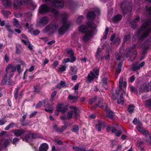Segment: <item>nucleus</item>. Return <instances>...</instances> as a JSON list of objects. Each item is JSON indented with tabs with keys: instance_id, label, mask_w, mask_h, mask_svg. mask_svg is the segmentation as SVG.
<instances>
[{
	"instance_id": "a18cd8bd",
	"label": "nucleus",
	"mask_w": 151,
	"mask_h": 151,
	"mask_svg": "<svg viewBox=\"0 0 151 151\" xmlns=\"http://www.w3.org/2000/svg\"><path fill=\"white\" fill-rule=\"evenodd\" d=\"M100 107L102 109H104V110L106 111V110H108L107 109V104L106 103H103L101 105H100Z\"/></svg>"
},
{
	"instance_id": "423d86ee",
	"label": "nucleus",
	"mask_w": 151,
	"mask_h": 151,
	"mask_svg": "<svg viewBox=\"0 0 151 151\" xmlns=\"http://www.w3.org/2000/svg\"><path fill=\"white\" fill-rule=\"evenodd\" d=\"M16 70V67L12 64H9L6 67L5 71L6 73L4 74L5 77L9 76L12 77L14 75V72Z\"/></svg>"
},
{
	"instance_id": "79ce46f5",
	"label": "nucleus",
	"mask_w": 151,
	"mask_h": 151,
	"mask_svg": "<svg viewBox=\"0 0 151 151\" xmlns=\"http://www.w3.org/2000/svg\"><path fill=\"white\" fill-rule=\"evenodd\" d=\"M30 32H33V34L35 35H38L40 33V31L38 29H36L35 30H33V29L30 28V29L29 30Z\"/></svg>"
},
{
	"instance_id": "4d7b16f0",
	"label": "nucleus",
	"mask_w": 151,
	"mask_h": 151,
	"mask_svg": "<svg viewBox=\"0 0 151 151\" xmlns=\"http://www.w3.org/2000/svg\"><path fill=\"white\" fill-rule=\"evenodd\" d=\"M16 69H17V71L18 72V73H19L21 72V70H20L21 69V66L19 65H17L16 66Z\"/></svg>"
},
{
	"instance_id": "c756f323",
	"label": "nucleus",
	"mask_w": 151,
	"mask_h": 151,
	"mask_svg": "<svg viewBox=\"0 0 151 151\" xmlns=\"http://www.w3.org/2000/svg\"><path fill=\"white\" fill-rule=\"evenodd\" d=\"M137 51L136 50L132 53L130 57V59L131 61H132L134 59L137 55Z\"/></svg>"
},
{
	"instance_id": "473e14b6",
	"label": "nucleus",
	"mask_w": 151,
	"mask_h": 151,
	"mask_svg": "<svg viewBox=\"0 0 151 151\" xmlns=\"http://www.w3.org/2000/svg\"><path fill=\"white\" fill-rule=\"evenodd\" d=\"M83 17L82 16H80L78 17L77 19V23L78 24H81L82 20L83 19Z\"/></svg>"
},
{
	"instance_id": "a878e982",
	"label": "nucleus",
	"mask_w": 151,
	"mask_h": 151,
	"mask_svg": "<svg viewBox=\"0 0 151 151\" xmlns=\"http://www.w3.org/2000/svg\"><path fill=\"white\" fill-rule=\"evenodd\" d=\"M101 52L100 50V48H99L97 49V50L96 55V58L98 59L99 60L101 59L102 58L101 54Z\"/></svg>"
},
{
	"instance_id": "3c124183",
	"label": "nucleus",
	"mask_w": 151,
	"mask_h": 151,
	"mask_svg": "<svg viewBox=\"0 0 151 151\" xmlns=\"http://www.w3.org/2000/svg\"><path fill=\"white\" fill-rule=\"evenodd\" d=\"M146 9L147 12L150 14L151 15V6L149 7L148 6H146Z\"/></svg>"
},
{
	"instance_id": "37998d69",
	"label": "nucleus",
	"mask_w": 151,
	"mask_h": 151,
	"mask_svg": "<svg viewBox=\"0 0 151 151\" xmlns=\"http://www.w3.org/2000/svg\"><path fill=\"white\" fill-rule=\"evenodd\" d=\"M122 65V62L120 63L119 64H118V66L116 68V72L118 73H120L121 71V67Z\"/></svg>"
},
{
	"instance_id": "ea45409f",
	"label": "nucleus",
	"mask_w": 151,
	"mask_h": 151,
	"mask_svg": "<svg viewBox=\"0 0 151 151\" xmlns=\"http://www.w3.org/2000/svg\"><path fill=\"white\" fill-rule=\"evenodd\" d=\"M1 12L5 17H6L7 16L10 15L11 14L10 12L8 11L2 10Z\"/></svg>"
},
{
	"instance_id": "2eb2a0df",
	"label": "nucleus",
	"mask_w": 151,
	"mask_h": 151,
	"mask_svg": "<svg viewBox=\"0 0 151 151\" xmlns=\"http://www.w3.org/2000/svg\"><path fill=\"white\" fill-rule=\"evenodd\" d=\"M1 0L4 6L6 8L10 7L12 5V2L10 0Z\"/></svg>"
},
{
	"instance_id": "680f3d73",
	"label": "nucleus",
	"mask_w": 151,
	"mask_h": 151,
	"mask_svg": "<svg viewBox=\"0 0 151 151\" xmlns=\"http://www.w3.org/2000/svg\"><path fill=\"white\" fill-rule=\"evenodd\" d=\"M130 90L131 92L133 93L137 92V90L135 89L134 87L132 86L130 87Z\"/></svg>"
},
{
	"instance_id": "69168bd1",
	"label": "nucleus",
	"mask_w": 151,
	"mask_h": 151,
	"mask_svg": "<svg viewBox=\"0 0 151 151\" xmlns=\"http://www.w3.org/2000/svg\"><path fill=\"white\" fill-rule=\"evenodd\" d=\"M42 105V103L40 101L38 104H37L36 106V108H38L41 107Z\"/></svg>"
},
{
	"instance_id": "6e6d98bb",
	"label": "nucleus",
	"mask_w": 151,
	"mask_h": 151,
	"mask_svg": "<svg viewBox=\"0 0 151 151\" xmlns=\"http://www.w3.org/2000/svg\"><path fill=\"white\" fill-rule=\"evenodd\" d=\"M66 68V67L65 66L62 65L60 67L59 69L61 72H63L65 70Z\"/></svg>"
},
{
	"instance_id": "4c0bfd02",
	"label": "nucleus",
	"mask_w": 151,
	"mask_h": 151,
	"mask_svg": "<svg viewBox=\"0 0 151 151\" xmlns=\"http://www.w3.org/2000/svg\"><path fill=\"white\" fill-rule=\"evenodd\" d=\"M14 123L12 122L9 124L7 126H6L5 127L4 129L6 130H8L12 128L14 125Z\"/></svg>"
},
{
	"instance_id": "412c9836",
	"label": "nucleus",
	"mask_w": 151,
	"mask_h": 151,
	"mask_svg": "<svg viewBox=\"0 0 151 151\" xmlns=\"http://www.w3.org/2000/svg\"><path fill=\"white\" fill-rule=\"evenodd\" d=\"M52 105L49 104H47L45 105V107L46 108L45 109V110L47 112H48L49 113H52V111L53 107Z\"/></svg>"
},
{
	"instance_id": "4be33fe9",
	"label": "nucleus",
	"mask_w": 151,
	"mask_h": 151,
	"mask_svg": "<svg viewBox=\"0 0 151 151\" xmlns=\"http://www.w3.org/2000/svg\"><path fill=\"white\" fill-rule=\"evenodd\" d=\"M106 111L107 117L111 119H113L115 115L114 112L109 109L106 110Z\"/></svg>"
},
{
	"instance_id": "39448f33",
	"label": "nucleus",
	"mask_w": 151,
	"mask_h": 151,
	"mask_svg": "<svg viewBox=\"0 0 151 151\" xmlns=\"http://www.w3.org/2000/svg\"><path fill=\"white\" fill-rule=\"evenodd\" d=\"M121 8L123 13L130 14L132 11V7L127 1H123L121 4Z\"/></svg>"
},
{
	"instance_id": "e2e57ef3",
	"label": "nucleus",
	"mask_w": 151,
	"mask_h": 151,
	"mask_svg": "<svg viewBox=\"0 0 151 151\" xmlns=\"http://www.w3.org/2000/svg\"><path fill=\"white\" fill-rule=\"evenodd\" d=\"M142 133L144 134V135H149V132L148 131L146 130L145 129H144L143 131L142 132Z\"/></svg>"
},
{
	"instance_id": "f704fd0d",
	"label": "nucleus",
	"mask_w": 151,
	"mask_h": 151,
	"mask_svg": "<svg viewBox=\"0 0 151 151\" xmlns=\"http://www.w3.org/2000/svg\"><path fill=\"white\" fill-rule=\"evenodd\" d=\"M73 114V111H70L67 112V119H70L72 118V116Z\"/></svg>"
},
{
	"instance_id": "9d476101",
	"label": "nucleus",
	"mask_w": 151,
	"mask_h": 151,
	"mask_svg": "<svg viewBox=\"0 0 151 151\" xmlns=\"http://www.w3.org/2000/svg\"><path fill=\"white\" fill-rule=\"evenodd\" d=\"M37 135L36 134L33 133L29 134L25 136L24 139L27 142H29L32 141L33 139L36 137Z\"/></svg>"
},
{
	"instance_id": "5fc2aeb1",
	"label": "nucleus",
	"mask_w": 151,
	"mask_h": 151,
	"mask_svg": "<svg viewBox=\"0 0 151 151\" xmlns=\"http://www.w3.org/2000/svg\"><path fill=\"white\" fill-rule=\"evenodd\" d=\"M131 35H128L127 36H125L124 39V42L127 41L131 37Z\"/></svg>"
},
{
	"instance_id": "0e129e2a",
	"label": "nucleus",
	"mask_w": 151,
	"mask_h": 151,
	"mask_svg": "<svg viewBox=\"0 0 151 151\" xmlns=\"http://www.w3.org/2000/svg\"><path fill=\"white\" fill-rule=\"evenodd\" d=\"M6 122V121L4 119H2L0 120V125H4Z\"/></svg>"
},
{
	"instance_id": "dca6fc26",
	"label": "nucleus",
	"mask_w": 151,
	"mask_h": 151,
	"mask_svg": "<svg viewBox=\"0 0 151 151\" xmlns=\"http://www.w3.org/2000/svg\"><path fill=\"white\" fill-rule=\"evenodd\" d=\"M25 131L23 129H16L14 131V134L17 136H19L23 134Z\"/></svg>"
},
{
	"instance_id": "f257e3e1",
	"label": "nucleus",
	"mask_w": 151,
	"mask_h": 151,
	"mask_svg": "<svg viewBox=\"0 0 151 151\" xmlns=\"http://www.w3.org/2000/svg\"><path fill=\"white\" fill-rule=\"evenodd\" d=\"M151 32V19L146 20L142 24L141 28L136 33V35L141 41H143Z\"/></svg>"
},
{
	"instance_id": "9b49d317",
	"label": "nucleus",
	"mask_w": 151,
	"mask_h": 151,
	"mask_svg": "<svg viewBox=\"0 0 151 151\" xmlns=\"http://www.w3.org/2000/svg\"><path fill=\"white\" fill-rule=\"evenodd\" d=\"M11 77L4 76V79L2 80L1 83L3 85H10L12 84V80L10 79Z\"/></svg>"
},
{
	"instance_id": "052dcab7",
	"label": "nucleus",
	"mask_w": 151,
	"mask_h": 151,
	"mask_svg": "<svg viewBox=\"0 0 151 151\" xmlns=\"http://www.w3.org/2000/svg\"><path fill=\"white\" fill-rule=\"evenodd\" d=\"M22 41L26 45H28L30 43L29 41L27 39L26 40H22Z\"/></svg>"
},
{
	"instance_id": "cd10ccee",
	"label": "nucleus",
	"mask_w": 151,
	"mask_h": 151,
	"mask_svg": "<svg viewBox=\"0 0 151 151\" xmlns=\"http://www.w3.org/2000/svg\"><path fill=\"white\" fill-rule=\"evenodd\" d=\"M124 100L123 94V93H122L120 94L119 98L117 99V103L118 104H121L122 105L123 104Z\"/></svg>"
},
{
	"instance_id": "a19ab883",
	"label": "nucleus",
	"mask_w": 151,
	"mask_h": 151,
	"mask_svg": "<svg viewBox=\"0 0 151 151\" xmlns=\"http://www.w3.org/2000/svg\"><path fill=\"white\" fill-rule=\"evenodd\" d=\"M103 101L104 100L103 99L101 98H99L98 101V104H96V106L100 107V106L103 103Z\"/></svg>"
},
{
	"instance_id": "8fccbe9b",
	"label": "nucleus",
	"mask_w": 151,
	"mask_h": 151,
	"mask_svg": "<svg viewBox=\"0 0 151 151\" xmlns=\"http://www.w3.org/2000/svg\"><path fill=\"white\" fill-rule=\"evenodd\" d=\"M123 78L122 77H121L119 79V87L120 89H121L122 85L123 84Z\"/></svg>"
},
{
	"instance_id": "bb28decb",
	"label": "nucleus",
	"mask_w": 151,
	"mask_h": 151,
	"mask_svg": "<svg viewBox=\"0 0 151 151\" xmlns=\"http://www.w3.org/2000/svg\"><path fill=\"white\" fill-rule=\"evenodd\" d=\"M116 60H124V55L121 54L120 52L119 53H117L116 54Z\"/></svg>"
},
{
	"instance_id": "bf43d9fd",
	"label": "nucleus",
	"mask_w": 151,
	"mask_h": 151,
	"mask_svg": "<svg viewBox=\"0 0 151 151\" xmlns=\"http://www.w3.org/2000/svg\"><path fill=\"white\" fill-rule=\"evenodd\" d=\"M5 60L6 63L8 62L9 60V57L8 55L7 54H6L5 55Z\"/></svg>"
},
{
	"instance_id": "de8ad7c7",
	"label": "nucleus",
	"mask_w": 151,
	"mask_h": 151,
	"mask_svg": "<svg viewBox=\"0 0 151 151\" xmlns=\"http://www.w3.org/2000/svg\"><path fill=\"white\" fill-rule=\"evenodd\" d=\"M146 105L148 107L151 108V99H149L145 101Z\"/></svg>"
},
{
	"instance_id": "0eeeda50",
	"label": "nucleus",
	"mask_w": 151,
	"mask_h": 151,
	"mask_svg": "<svg viewBox=\"0 0 151 151\" xmlns=\"http://www.w3.org/2000/svg\"><path fill=\"white\" fill-rule=\"evenodd\" d=\"M51 5L54 7L62 8L64 6V4L62 0H54L52 3Z\"/></svg>"
},
{
	"instance_id": "49530a36",
	"label": "nucleus",
	"mask_w": 151,
	"mask_h": 151,
	"mask_svg": "<svg viewBox=\"0 0 151 151\" xmlns=\"http://www.w3.org/2000/svg\"><path fill=\"white\" fill-rule=\"evenodd\" d=\"M67 128V126L66 125H64L61 128H59V129L58 130V132H62L64 130L66 129Z\"/></svg>"
},
{
	"instance_id": "f03ea898",
	"label": "nucleus",
	"mask_w": 151,
	"mask_h": 151,
	"mask_svg": "<svg viewBox=\"0 0 151 151\" xmlns=\"http://www.w3.org/2000/svg\"><path fill=\"white\" fill-rule=\"evenodd\" d=\"M68 15L66 12H64L62 14L63 25L58 29V32L60 34H64L70 25V23L67 21Z\"/></svg>"
},
{
	"instance_id": "58836bf2",
	"label": "nucleus",
	"mask_w": 151,
	"mask_h": 151,
	"mask_svg": "<svg viewBox=\"0 0 151 151\" xmlns=\"http://www.w3.org/2000/svg\"><path fill=\"white\" fill-rule=\"evenodd\" d=\"M134 106L133 105H129L128 108V111L129 112L132 113L133 112L134 110Z\"/></svg>"
},
{
	"instance_id": "13d9d810",
	"label": "nucleus",
	"mask_w": 151,
	"mask_h": 151,
	"mask_svg": "<svg viewBox=\"0 0 151 151\" xmlns=\"http://www.w3.org/2000/svg\"><path fill=\"white\" fill-rule=\"evenodd\" d=\"M140 19V17L137 16L135 18H134L133 20V22L134 23H136L139 21V19Z\"/></svg>"
},
{
	"instance_id": "6e6552de",
	"label": "nucleus",
	"mask_w": 151,
	"mask_h": 151,
	"mask_svg": "<svg viewBox=\"0 0 151 151\" xmlns=\"http://www.w3.org/2000/svg\"><path fill=\"white\" fill-rule=\"evenodd\" d=\"M93 32L92 30L90 29L87 32L85 33V35L82 37L83 41L86 42L89 40L92 37Z\"/></svg>"
},
{
	"instance_id": "f3484780",
	"label": "nucleus",
	"mask_w": 151,
	"mask_h": 151,
	"mask_svg": "<svg viewBox=\"0 0 151 151\" xmlns=\"http://www.w3.org/2000/svg\"><path fill=\"white\" fill-rule=\"evenodd\" d=\"M95 17V14L93 11H90L87 14V17L88 19H94Z\"/></svg>"
},
{
	"instance_id": "1a4fd4ad",
	"label": "nucleus",
	"mask_w": 151,
	"mask_h": 151,
	"mask_svg": "<svg viewBox=\"0 0 151 151\" xmlns=\"http://www.w3.org/2000/svg\"><path fill=\"white\" fill-rule=\"evenodd\" d=\"M145 64V62L143 61L140 64L135 62L132 66V70L134 71L139 70L141 68L143 67Z\"/></svg>"
},
{
	"instance_id": "603ef678",
	"label": "nucleus",
	"mask_w": 151,
	"mask_h": 151,
	"mask_svg": "<svg viewBox=\"0 0 151 151\" xmlns=\"http://www.w3.org/2000/svg\"><path fill=\"white\" fill-rule=\"evenodd\" d=\"M78 98V96H73L70 95L68 96V98L69 99L74 100V101H76Z\"/></svg>"
},
{
	"instance_id": "864d4df0",
	"label": "nucleus",
	"mask_w": 151,
	"mask_h": 151,
	"mask_svg": "<svg viewBox=\"0 0 151 151\" xmlns=\"http://www.w3.org/2000/svg\"><path fill=\"white\" fill-rule=\"evenodd\" d=\"M73 50L71 49L68 50H67V53L70 56L73 55Z\"/></svg>"
},
{
	"instance_id": "20e7f679",
	"label": "nucleus",
	"mask_w": 151,
	"mask_h": 151,
	"mask_svg": "<svg viewBox=\"0 0 151 151\" xmlns=\"http://www.w3.org/2000/svg\"><path fill=\"white\" fill-rule=\"evenodd\" d=\"M58 27L59 26L57 23L52 22L44 29L42 31L45 33L50 32L51 33L53 34L56 31Z\"/></svg>"
},
{
	"instance_id": "4468645a",
	"label": "nucleus",
	"mask_w": 151,
	"mask_h": 151,
	"mask_svg": "<svg viewBox=\"0 0 151 151\" xmlns=\"http://www.w3.org/2000/svg\"><path fill=\"white\" fill-rule=\"evenodd\" d=\"M49 18L47 17H42L39 21V23L41 24L45 25L48 23L49 22Z\"/></svg>"
},
{
	"instance_id": "aec40b11",
	"label": "nucleus",
	"mask_w": 151,
	"mask_h": 151,
	"mask_svg": "<svg viewBox=\"0 0 151 151\" xmlns=\"http://www.w3.org/2000/svg\"><path fill=\"white\" fill-rule=\"evenodd\" d=\"M148 49V47H146L143 50L141 55V56L140 58V60H143V59L145 57L147 53V50Z\"/></svg>"
},
{
	"instance_id": "5701e85b",
	"label": "nucleus",
	"mask_w": 151,
	"mask_h": 151,
	"mask_svg": "<svg viewBox=\"0 0 151 151\" xmlns=\"http://www.w3.org/2000/svg\"><path fill=\"white\" fill-rule=\"evenodd\" d=\"M122 16L121 14H118L115 16L112 19V21L115 22H117L122 18Z\"/></svg>"
},
{
	"instance_id": "c03bdc74",
	"label": "nucleus",
	"mask_w": 151,
	"mask_h": 151,
	"mask_svg": "<svg viewBox=\"0 0 151 151\" xmlns=\"http://www.w3.org/2000/svg\"><path fill=\"white\" fill-rule=\"evenodd\" d=\"M59 86H58V88L59 89H60L65 86V83L64 81H61Z\"/></svg>"
},
{
	"instance_id": "f8f14e48",
	"label": "nucleus",
	"mask_w": 151,
	"mask_h": 151,
	"mask_svg": "<svg viewBox=\"0 0 151 151\" xmlns=\"http://www.w3.org/2000/svg\"><path fill=\"white\" fill-rule=\"evenodd\" d=\"M62 105V104H61L58 105L57 109L62 113H64L67 111V107L66 106H63Z\"/></svg>"
},
{
	"instance_id": "2f4dec72",
	"label": "nucleus",
	"mask_w": 151,
	"mask_h": 151,
	"mask_svg": "<svg viewBox=\"0 0 151 151\" xmlns=\"http://www.w3.org/2000/svg\"><path fill=\"white\" fill-rule=\"evenodd\" d=\"M101 121L99 120L98 121V124H96V129L99 131H100L101 129Z\"/></svg>"
},
{
	"instance_id": "c85d7f7f",
	"label": "nucleus",
	"mask_w": 151,
	"mask_h": 151,
	"mask_svg": "<svg viewBox=\"0 0 151 151\" xmlns=\"http://www.w3.org/2000/svg\"><path fill=\"white\" fill-rule=\"evenodd\" d=\"M73 148L76 151H85L86 148L83 146H82L81 147L73 146Z\"/></svg>"
},
{
	"instance_id": "c9c22d12",
	"label": "nucleus",
	"mask_w": 151,
	"mask_h": 151,
	"mask_svg": "<svg viewBox=\"0 0 151 151\" xmlns=\"http://www.w3.org/2000/svg\"><path fill=\"white\" fill-rule=\"evenodd\" d=\"M26 114L22 116V119L20 120V122L22 123L23 126H26L28 124V123H24L25 120L26 118Z\"/></svg>"
},
{
	"instance_id": "774afa93",
	"label": "nucleus",
	"mask_w": 151,
	"mask_h": 151,
	"mask_svg": "<svg viewBox=\"0 0 151 151\" xmlns=\"http://www.w3.org/2000/svg\"><path fill=\"white\" fill-rule=\"evenodd\" d=\"M122 132L118 130H117L115 133V135L118 137L120 136Z\"/></svg>"
},
{
	"instance_id": "338daca9",
	"label": "nucleus",
	"mask_w": 151,
	"mask_h": 151,
	"mask_svg": "<svg viewBox=\"0 0 151 151\" xmlns=\"http://www.w3.org/2000/svg\"><path fill=\"white\" fill-rule=\"evenodd\" d=\"M102 81L104 85H106L107 84V78H105L103 79Z\"/></svg>"
},
{
	"instance_id": "e433bc0d",
	"label": "nucleus",
	"mask_w": 151,
	"mask_h": 151,
	"mask_svg": "<svg viewBox=\"0 0 151 151\" xmlns=\"http://www.w3.org/2000/svg\"><path fill=\"white\" fill-rule=\"evenodd\" d=\"M73 113L74 114V118L75 119H78L79 116V113L78 110H76L75 111H73Z\"/></svg>"
},
{
	"instance_id": "ddd939ff",
	"label": "nucleus",
	"mask_w": 151,
	"mask_h": 151,
	"mask_svg": "<svg viewBox=\"0 0 151 151\" xmlns=\"http://www.w3.org/2000/svg\"><path fill=\"white\" fill-rule=\"evenodd\" d=\"M79 31L81 32L85 33L87 32L90 29H88V27L86 25H82L79 27Z\"/></svg>"
},
{
	"instance_id": "7ed1b4c3",
	"label": "nucleus",
	"mask_w": 151,
	"mask_h": 151,
	"mask_svg": "<svg viewBox=\"0 0 151 151\" xmlns=\"http://www.w3.org/2000/svg\"><path fill=\"white\" fill-rule=\"evenodd\" d=\"M49 11L53 14L55 17L58 16L59 14V12L57 10L54 9H50L46 4L42 5L40 7L39 12L41 14H45Z\"/></svg>"
},
{
	"instance_id": "a211bd4d",
	"label": "nucleus",
	"mask_w": 151,
	"mask_h": 151,
	"mask_svg": "<svg viewBox=\"0 0 151 151\" xmlns=\"http://www.w3.org/2000/svg\"><path fill=\"white\" fill-rule=\"evenodd\" d=\"M48 149V145L47 144L44 143L42 144L39 148V151H47Z\"/></svg>"
},
{
	"instance_id": "09e8293b",
	"label": "nucleus",
	"mask_w": 151,
	"mask_h": 151,
	"mask_svg": "<svg viewBox=\"0 0 151 151\" xmlns=\"http://www.w3.org/2000/svg\"><path fill=\"white\" fill-rule=\"evenodd\" d=\"M97 99V97L95 96L94 98L91 99L89 100V103L91 104L92 103H94L95 102Z\"/></svg>"
},
{
	"instance_id": "6ab92c4d",
	"label": "nucleus",
	"mask_w": 151,
	"mask_h": 151,
	"mask_svg": "<svg viewBox=\"0 0 151 151\" xmlns=\"http://www.w3.org/2000/svg\"><path fill=\"white\" fill-rule=\"evenodd\" d=\"M86 24L88 27L93 29H95L96 28V25L93 22L88 21L86 23Z\"/></svg>"
},
{
	"instance_id": "7c9ffc66",
	"label": "nucleus",
	"mask_w": 151,
	"mask_h": 151,
	"mask_svg": "<svg viewBox=\"0 0 151 151\" xmlns=\"http://www.w3.org/2000/svg\"><path fill=\"white\" fill-rule=\"evenodd\" d=\"M13 23L14 25L16 27L19 28H20L21 27V26L19 23L18 21L16 19H14Z\"/></svg>"
},
{
	"instance_id": "72a5a7b5",
	"label": "nucleus",
	"mask_w": 151,
	"mask_h": 151,
	"mask_svg": "<svg viewBox=\"0 0 151 151\" xmlns=\"http://www.w3.org/2000/svg\"><path fill=\"white\" fill-rule=\"evenodd\" d=\"M72 131L73 132H76L79 130V128L77 125H75L72 127Z\"/></svg>"
},
{
	"instance_id": "393cba45",
	"label": "nucleus",
	"mask_w": 151,
	"mask_h": 151,
	"mask_svg": "<svg viewBox=\"0 0 151 151\" xmlns=\"http://www.w3.org/2000/svg\"><path fill=\"white\" fill-rule=\"evenodd\" d=\"M95 77H96L93 73L91 71L90 73L89 74L87 77L88 79V81L89 82H90L91 80H93Z\"/></svg>"
},
{
	"instance_id": "b1692460",
	"label": "nucleus",
	"mask_w": 151,
	"mask_h": 151,
	"mask_svg": "<svg viewBox=\"0 0 151 151\" xmlns=\"http://www.w3.org/2000/svg\"><path fill=\"white\" fill-rule=\"evenodd\" d=\"M77 71V69L76 67L75 66H73L70 67L69 73L70 75H73Z\"/></svg>"
}]
</instances>
